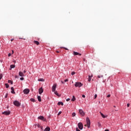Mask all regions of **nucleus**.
<instances>
[{
    "label": "nucleus",
    "mask_w": 131,
    "mask_h": 131,
    "mask_svg": "<svg viewBox=\"0 0 131 131\" xmlns=\"http://www.w3.org/2000/svg\"><path fill=\"white\" fill-rule=\"evenodd\" d=\"M75 86H76V88H80L81 86H82V83L79 82H75Z\"/></svg>",
    "instance_id": "1"
},
{
    "label": "nucleus",
    "mask_w": 131,
    "mask_h": 131,
    "mask_svg": "<svg viewBox=\"0 0 131 131\" xmlns=\"http://www.w3.org/2000/svg\"><path fill=\"white\" fill-rule=\"evenodd\" d=\"M86 123L88 127L90 128V127L91 126V120H90V118H89V117L86 118Z\"/></svg>",
    "instance_id": "2"
},
{
    "label": "nucleus",
    "mask_w": 131,
    "mask_h": 131,
    "mask_svg": "<svg viewBox=\"0 0 131 131\" xmlns=\"http://www.w3.org/2000/svg\"><path fill=\"white\" fill-rule=\"evenodd\" d=\"M14 105H15V106H16L17 107H19V106H20L21 103H20V102H19V101L16 100L13 102Z\"/></svg>",
    "instance_id": "3"
},
{
    "label": "nucleus",
    "mask_w": 131,
    "mask_h": 131,
    "mask_svg": "<svg viewBox=\"0 0 131 131\" xmlns=\"http://www.w3.org/2000/svg\"><path fill=\"white\" fill-rule=\"evenodd\" d=\"M78 126L79 129H82L83 128V125H82V123L81 122L78 123Z\"/></svg>",
    "instance_id": "4"
},
{
    "label": "nucleus",
    "mask_w": 131,
    "mask_h": 131,
    "mask_svg": "<svg viewBox=\"0 0 131 131\" xmlns=\"http://www.w3.org/2000/svg\"><path fill=\"white\" fill-rule=\"evenodd\" d=\"M2 114H4V115H10L11 114V112L9 111H5L2 113Z\"/></svg>",
    "instance_id": "5"
},
{
    "label": "nucleus",
    "mask_w": 131,
    "mask_h": 131,
    "mask_svg": "<svg viewBox=\"0 0 131 131\" xmlns=\"http://www.w3.org/2000/svg\"><path fill=\"white\" fill-rule=\"evenodd\" d=\"M29 92H30V90L28 89H26L24 90V93L26 95H28V94H29Z\"/></svg>",
    "instance_id": "6"
},
{
    "label": "nucleus",
    "mask_w": 131,
    "mask_h": 131,
    "mask_svg": "<svg viewBox=\"0 0 131 131\" xmlns=\"http://www.w3.org/2000/svg\"><path fill=\"white\" fill-rule=\"evenodd\" d=\"M56 88H57V84H54L52 86V92H55Z\"/></svg>",
    "instance_id": "7"
},
{
    "label": "nucleus",
    "mask_w": 131,
    "mask_h": 131,
    "mask_svg": "<svg viewBox=\"0 0 131 131\" xmlns=\"http://www.w3.org/2000/svg\"><path fill=\"white\" fill-rule=\"evenodd\" d=\"M38 119H40V120H42L43 121H46V119L45 117L42 116H40L38 117Z\"/></svg>",
    "instance_id": "8"
},
{
    "label": "nucleus",
    "mask_w": 131,
    "mask_h": 131,
    "mask_svg": "<svg viewBox=\"0 0 131 131\" xmlns=\"http://www.w3.org/2000/svg\"><path fill=\"white\" fill-rule=\"evenodd\" d=\"M79 114H80V115H81L82 116H84V112H83V111H82V110L80 109L79 110Z\"/></svg>",
    "instance_id": "9"
},
{
    "label": "nucleus",
    "mask_w": 131,
    "mask_h": 131,
    "mask_svg": "<svg viewBox=\"0 0 131 131\" xmlns=\"http://www.w3.org/2000/svg\"><path fill=\"white\" fill-rule=\"evenodd\" d=\"M39 94L40 95H41V94H42V93H43V89H42V88L41 87L40 88H39V91H38Z\"/></svg>",
    "instance_id": "10"
},
{
    "label": "nucleus",
    "mask_w": 131,
    "mask_h": 131,
    "mask_svg": "<svg viewBox=\"0 0 131 131\" xmlns=\"http://www.w3.org/2000/svg\"><path fill=\"white\" fill-rule=\"evenodd\" d=\"M73 53L75 56H77V55L81 56V54L78 53V52H76L75 51H74Z\"/></svg>",
    "instance_id": "11"
},
{
    "label": "nucleus",
    "mask_w": 131,
    "mask_h": 131,
    "mask_svg": "<svg viewBox=\"0 0 131 131\" xmlns=\"http://www.w3.org/2000/svg\"><path fill=\"white\" fill-rule=\"evenodd\" d=\"M18 75H19V76H21V77H23L24 76V74L22 72H19Z\"/></svg>",
    "instance_id": "12"
},
{
    "label": "nucleus",
    "mask_w": 131,
    "mask_h": 131,
    "mask_svg": "<svg viewBox=\"0 0 131 131\" xmlns=\"http://www.w3.org/2000/svg\"><path fill=\"white\" fill-rule=\"evenodd\" d=\"M11 93L15 94V90H14V87H11Z\"/></svg>",
    "instance_id": "13"
},
{
    "label": "nucleus",
    "mask_w": 131,
    "mask_h": 131,
    "mask_svg": "<svg viewBox=\"0 0 131 131\" xmlns=\"http://www.w3.org/2000/svg\"><path fill=\"white\" fill-rule=\"evenodd\" d=\"M57 105H58V106H60V105H61V106H63L64 103L62 102H58Z\"/></svg>",
    "instance_id": "14"
},
{
    "label": "nucleus",
    "mask_w": 131,
    "mask_h": 131,
    "mask_svg": "<svg viewBox=\"0 0 131 131\" xmlns=\"http://www.w3.org/2000/svg\"><path fill=\"white\" fill-rule=\"evenodd\" d=\"M50 130H51V128H50V127H47L44 129V131H50Z\"/></svg>",
    "instance_id": "15"
},
{
    "label": "nucleus",
    "mask_w": 131,
    "mask_h": 131,
    "mask_svg": "<svg viewBox=\"0 0 131 131\" xmlns=\"http://www.w3.org/2000/svg\"><path fill=\"white\" fill-rule=\"evenodd\" d=\"M12 68H15V65L12 64L10 66V69H9V70H12Z\"/></svg>",
    "instance_id": "16"
},
{
    "label": "nucleus",
    "mask_w": 131,
    "mask_h": 131,
    "mask_svg": "<svg viewBox=\"0 0 131 131\" xmlns=\"http://www.w3.org/2000/svg\"><path fill=\"white\" fill-rule=\"evenodd\" d=\"M34 42L35 45H37V46L39 45V42H38V41H34Z\"/></svg>",
    "instance_id": "17"
},
{
    "label": "nucleus",
    "mask_w": 131,
    "mask_h": 131,
    "mask_svg": "<svg viewBox=\"0 0 131 131\" xmlns=\"http://www.w3.org/2000/svg\"><path fill=\"white\" fill-rule=\"evenodd\" d=\"M37 99H38V101H39V102H41V97H40V96H38Z\"/></svg>",
    "instance_id": "18"
},
{
    "label": "nucleus",
    "mask_w": 131,
    "mask_h": 131,
    "mask_svg": "<svg viewBox=\"0 0 131 131\" xmlns=\"http://www.w3.org/2000/svg\"><path fill=\"white\" fill-rule=\"evenodd\" d=\"M75 100H76L75 96H73V98L72 99V102H74V101H75Z\"/></svg>",
    "instance_id": "19"
},
{
    "label": "nucleus",
    "mask_w": 131,
    "mask_h": 131,
    "mask_svg": "<svg viewBox=\"0 0 131 131\" xmlns=\"http://www.w3.org/2000/svg\"><path fill=\"white\" fill-rule=\"evenodd\" d=\"M93 77V76H89V80L88 81H91V80H92V77Z\"/></svg>",
    "instance_id": "20"
},
{
    "label": "nucleus",
    "mask_w": 131,
    "mask_h": 131,
    "mask_svg": "<svg viewBox=\"0 0 131 131\" xmlns=\"http://www.w3.org/2000/svg\"><path fill=\"white\" fill-rule=\"evenodd\" d=\"M102 117H103V118H106V116H105V115H104V114H103V113L100 112Z\"/></svg>",
    "instance_id": "21"
},
{
    "label": "nucleus",
    "mask_w": 131,
    "mask_h": 131,
    "mask_svg": "<svg viewBox=\"0 0 131 131\" xmlns=\"http://www.w3.org/2000/svg\"><path fill=\"white\" fill-rule=\"evenodd\" d=\"M38 81H45V79L43 78H40L38 79Z\"/></svg>",
    "instance_id": "22"
},
{
    "label": "nucleus",
    "mask_w": 131,
    "mask_h": 131,
    "mask_svg": "<svg viewBox=\"0 0 131 131\" xmlns=\"http://www.w3.org/2000/svg\"><path fill=\"white\" fill-rule=\"evenodd\" d=\"M30 101L34 102H35V99H34L33 98H31V99H30Z\"/></svg>",
    "instance_id": "23"
},
{
    "label": "nucleus",
    "mask_w": 131,
    "mask_h": 131,
    "mask_svg": "<svg viewBox=\"0 0 131 131\" xmlns=\"http://www.w3.org/2000/svg\"><path fill=\"white\" fill-rule=\"evenodd\" d=\"M8 83H11V84H13V81L9 80H8Z\"/></svg>",
    "instance_id": "24"
},
{
    "label": "nucleus",
    "mask_w": 131,
    "mask_h": 131,
    "mask_svg": "<svg viewBox=\"0 0 131 131\" xmlns=\"http://www.w3.org/2000/svg\"><path fill=\"white\" fill-rule=\"evenodd\" d=\"M76 115V114H75V113H73L72 114V117H75Z\"/></svg>",
    "instance_id": "25"
},
{
    "label": "nucleus",
    "mask_w": 131,
    "mask_h": 131,
    "mask_svg": "<svg viewBox=\"0 0 131 131\" xmlns=\"http://www.w3.org/2000/svg\"><path fill=\"white\" fill-rule=\"evenodd\" d=\"M98 126H99V127H102V124H101V123L98 122Z\"/></svg>",
    "instance_id": "26"
},
{
    "label": "nucleus",
    "mask_w": 131,
    "mask_h": 131,
    "mask_svg": "<svg viewBox=\"0 0 131 131\" xmlns=\"http://www.w3.org/2000/svg\"><path fill=\"white\" fill-rule=\"evenodd\" d=\"M5 85H6V88L7 89H9V84L6 83V84H5Z\"/></svg>",
    "instance_id": "27"
},
{
    "label": "nucleus",
    "mask_w": 131,
    "mask_h": 131,
    "mask_svg": "<svg viewBox=\"0 0 131 131\" xmlns=\"http://www.w3.org/2000/svg\"><path fill=\"white\" fill-rule=\"evenodd\" d=\"M54 94H55V95H56V96H59V94L58 93V92L57 91H55Z\"/></svg>",
    "instance_id": "28"
},
{
    "label": "nucleus",
    "mask_w": 131,
    "mask_h": 131,
    "mask_svg": "<svg viewBox=\"0 0 131 131\" xmlns=\"http://www.w3.org/2000/svg\"><path fill=\"white\" fill-rule=\"evenodd\" d=\"M74 74H75V72H72V73H71L72 75H74Z\"/></svg>",
    "instance_id": "29"
},
{
    "label": "nucleus",
    "mask_w": 131,
    "mask_h": 131,
    "mask_svg": "<svg viewBox=\"0 0 131 131\" xmlns=\"http://www.w3.org/2000/svg\"><path fill=\"white\" fill-rule=\"evenodd\" d=\"M98 78H101V77H103V75L98 76Z\"/></svg>",
    "instance_id": "30"
},
{
    "label": "nucleus",
    "mask_w": 131,
    "mask_h": 131,
    "mask_svg": "<svg viewBox=\"0 0 131 131\" xmlns=\"http://www.w3.org/2000/svg\"><path fill=\"white\" fill-rule=\"evenodd\" d=\"M60 114H62V112H59L58 114V115H60Z\"/></svg>",
    "instance_id": "31"
},
{
    "label": "nucleus",
    "mask_w": 131,
    "mask_h": 131,
    "mask_svg": "<svg viewBox=\"0 0 131 131\" xmlns=\"http://www.w3.org/2000/svg\"><path fill=\"white\" fill-rule=\"evenodd\" d=\"M20 79L21 80H24V77H21V78H20Z\"/></svg>",
    "instance_id": "32"
},
{
    "label": "nucleus",
    "mask_w": 131,
    "mask_h": 131,
    "mask_svg": "<svg viewBox=\"0 0 131 131\" xmlns=\"http://www.w3.org/2000/svg\"><path fill=\"white\" fill-rule=\"evenodd\" d=\"M37 127H39L40 128V127H41V126H40V125H39V124H38L37 125Z\"/></svg>",
    "instance_id": "33"
},
{
    "label": "nucleus",
    "mask_w": 131,
    "mask_h": 131,
    "mask_svg": "<svg viewBox=\"0 0 131 131\" xmlns=\"http://www.w3.org/2000/svg\"><path fill=\"white\" fill-rule=\"evenodd\" d=\"M12 56V54L11 53L8 54V57H11Z\"/></svg>",
    "instance_id": "34"
},
{
    "label": "nucleus",
    "mask_w": 131,
    "mask_h": 131,
    "mask_svg": "<svg viewBox=\"0 0 131 131\" xmlns=\"http://www.w3.org/2000/svg\"><path fill=\"white\" fill-rule=\"evenodd\" d=\"M94 97V99H96L97 97H98V96L97 95V94H95Z\"/></svg>",
    "instance_id": "35"
},
{
    "label": "nucleus",
    "mask_w": 131,
    "mask_h": 131,
    "mask_svg": "<svg viewBox=\"0 0 131 131\" xmlns=\"http://www.w3.org/2000/svg\"><path fill=\"white\" fill-rule=\"evenodd\" d=\"M69 101H70V98H68V99H67V102H69Z\"/></svg>",
    "instance_id": "36"
},
{
    "label": "nucleus",
    "mask_w": 131,
    "mask_h": 131,
    "mask_svg": "<svg viewBox=\"0 0 131 131\" xmlns=\"http://www.w3.org/2000/svg\"><path fill=\"white\" fill-rule=\"evenodd\" d=\"M110 97H111V95H108L107 96V98H110Z\"/></svg>",
    "instance_id": "37"
},
{
    "label": "nucleus",
    "mask_w": 131,
    "mask_h": 131,
    "mask_svg": "<svg viewBox=\"0 0 131 131\" xmlns=\"http://www.w3.org/2000/svg\"><path fill=\"white\" fill-rule=\"evenodd\" d=\"M76 131H80V130H79V129H78V128H76Z\"/></svg>",
    "instance_id": "38"
},
{
    "label": "nucleus",
    "mask_w": 131,
    "mask_h": 131,
    "mask_svg": "<svg viewBox=\"0 0 131 131\" xmlns=\"http://www.w3.org/2000/svg\"><path fill=\"white\" fill-rule=\"evenodd\" d=\"M67 81H68V79H67L64 80L65 82H67Z\"/></svg>",
    "instance_id": "39"
},
{
    "label": "nucleus",
    "mask_w": 131,
    "mask_h": 131,
    "mask_svg": "<svg viewBox=\"0 0 131 131\" xmlns=\"http://www.w3.org/2000/svg\"><path fill=\"white\" fill-rule=\"evenodd\" d=\"M82 98H85V95H82Z\"/></svg>",
    "instance_id": "40"
},
{
    "label": "nucleus",
    "mask_w": 131,
    "mask_h": 131,
    "mask_svg": "<svg viewBox=\"0 0 131 131\" xmlns=\"http://www.w3.org/2000/svg\"><path fill=\"white\" fill-rule=\"evenodd\" d=\"M3 78V76L2 75H0V80Z\"/></svg>",
    "instance_id": "41"
},
{
    "label": "nucleus",
    "mask_w": 131,
    "mask_h": 131,
    "mask_svg": "<svg viewBox=\"0 0 131 131\" xmlns=\"http://www.w3.org/2000/svg\"><path fill=\"white\" fill-rule=\"evenodd\" d=\"M40 128H41V130H43V129L42 128V126H41Z\"/></svg>",
    "instance_id": "42"
},
{
    "label": "nucleus",
    "mask_w": 131,
    "mask_h": 131,
    "mask_svg": "<svg viewBox=\"0 0 131 131\" xmlns=\"http://www.w3.org/2000/svg\"><path fill=\"white\" fill-rule=\"evenodd\" d=\"M7 97H8V94H6L5 96V98H7Z\"/></svg>",
    "instance_id": "43"
},
{
    "label": "nucleus",
    "mask_w": 131,
    "mask_h": 131,
    "mask_svg": "<svg viewBox=\"0 0 131 131\" xmlns=\"http://www.w3.org/2000/svg\"><path fill=\"white\" fill-rule=\"evenodd\" d=\"M127 107H129V104L128 103V104H127Z\"/></svg>",
    "instance_id": "44"
},
{
    "label": "nucleus",
    "mask_w": 131,
    "mask_h": 131,
    "mask_svg": "<svg viewBox=\"0 0 131 131\" xmlns=\"http://www.w3.org/2000/svg\"><path fill=\"white\" fill-rule=\"evenodd\" d=\"M24 73H26V71H24Z\"/></svg>",
    "instance_id": "45"
},
{
    "label": "nucleus",
    "mask_w": 131,
    "mask_h": 131,
    "mask_svg": "<svg viewBox=\"0 0 131 131\" xmlns=\"http://www.w3.org/2000/svg\"><path fill=\"white\" fill-rule=\"evenodd\" d=\"M13 40H14V39H11V41H13Z\"/></svg>",
    "instance_id": "46"
},
{
    "label": "nucleus",
    "mask_w": 131,
    "mask_h": 131,
    "mask_svg": "<svg viewBox=\"0 0 131 131\" xmlns=\"http://www.w3.org/2000/svg\"><path fill=\"white\" fill-rule=\"evenodd\" d=\"M12 54H14V51L12 50Z\"/></svg>",
    "instance_id": "47"
},
{
    "label": "nucleus",
    "mask_w": 131,
    "mask_h": 131,
    "mask_svg": "<svg viewBox=\"0 0 131 131\" xmlns=\"http://www.w3.org/2000/svg\"><path fill=\"white\" fill-rule=\"evenodd\" d=\"M104 131H109V129H105Z\"/></svg>",
    "instance_id": "48"
},
{
    "label": "nucleus",
    "mask_w": 131,
    "mask_h": 131,
    "mask_svg": "<svg viewBox=\"0 0 131 131\" xmlns=\"http://www.w3.org/2000/svg\"><path fill=\"white\" fill-rule=\"evenodd\" d=\"M61 83H64V82H63V81H61Z\"/></svg>",
    "instance_id": "49"
},
{
    "label": "nucleus",
    "mask_w": 131,
    "mask_h": 131,
    "mask_svg": "<svg viewBox=\"0 0 131 131\" xmlns=\"http://www.w3.org/2000/svg\"><path fill=\"white\" fill-rule=\"evenodd\" d=\"M64 49H65V50H68V49H67V48H64Z\"/></svg>",
    "instance_id": "50"
},
{
    "label": "nucleus",
    "mask_w": 131,
    "mask_h": 131,
    "mask_svg": "<svg viewBox=\"0 0 131 131\" xmlns=\"http://www.w3.org/2000/svg\"><path fill=\"white\" fill-rule=\"evenodd\" d=\"M115 111H118V110H115Z\"/></svg>",
    "instance_id": "51"
},
{
    "label": "nucleus",
    "mask_w": 131,
    "mask_h": 131,
    "mask_svg": "<svg viewBox=\"0 0 131 131\" xmlns=\"http://www.w3.org/2000/svg\"><path fill=\"white\" fill-rule=\"evenodd\" d=\"M15 78H17V76H15Z\"/></svg>",
    "instance_id": "52"
},
{
    "label": "nucleus",
    "mask_w": 131,
    "mask_h": 131,
    "mask_svg": "<svg viewBox=\"0 0 131 131\" xmlns=\"http://www.w3.org/2000/svg\"><path fill=\"white\" fill-rule=\"evenodd\" d=\"M114 107L115 108V107H116L115 105H114Z\"/></svg>",
    "instance_id": "53"
},
{
    "label": "nucleus",
    "mask_w": 131,
    "mask_h": 131,
    "mask_svg": "<svg viewBox=\"0 0 131 131\" xmlns=\"http://www.w3.org/2000/svg\"><path fill=\"white\" fill-rule=\"evenodd\" d=\"M85 126H86V125H85Z\"/></svg>",
    "instance_id": "54"
}]
</instances>
